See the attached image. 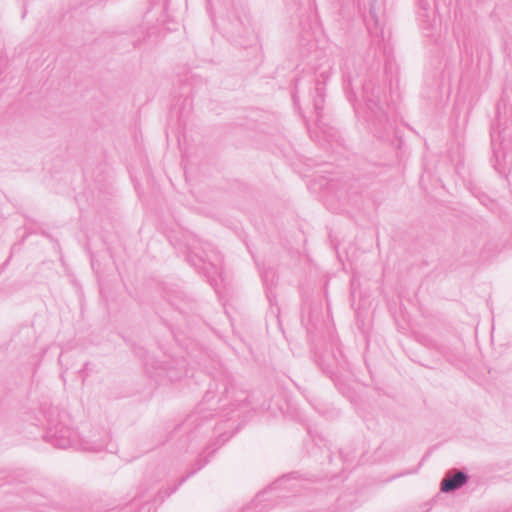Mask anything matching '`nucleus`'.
I'll return each instance as SVG.
<instances>
[{
  "label": "nucleus",
  "mask_w": 512,
  "mask_h": 512,
  "mask_svg": "<svg viewBox=\"0 0 512 512\" xmlns=\"http://www.w3.org/2000/svg\"><path fill=\"white\" fill-rule=\"evenodd\" d=\"M247 399V392L236 386L233 376L228 370H217L212 376L197 411L190 414L183 423L175 428L172 437L187 433L185 442L188 440V448H192L193 441L203 436L199 430L203 420L207 421L212 416L211 413L207 412L219 411L224 413L226 417L230 412H234L237 408L245 405Z\"/></svg>",
  "instance_id": "nucleus-1"
},
{
  "label": "nucleus",
  "mask_w": 512,
  "mask_h": 512,
  "mask_svg": "<svg viewBox=\"0 0 512 512\" xmlns=\"http://www.w3.org/2000/svg\"><path fill=\"white\" fill-rule=\"evenodd\" d=\"M230 437L231 435H228L226 432H219L217 438L207 444L199 453L193 468L186 475L182 476L173 487L160 488L155 492L156 485L166 477V471L162 466L147 469L137 489L136 495L133 498V500L139 498V505L133 512H156L157 506L163 503L165 498L175 493L190 477L204 468L209 463L210 457L221 445L228 441Z\"/></svg>",
  "instance_id": "nucleus-2"
},
{
  "label": "nucleus",
  "mask_w": 512,
  "mask_h": 512,
  "mask_svg": "<svg viewBox=\"0 0 512 512\" xmlns=\"http://www.w3.org/2000/svg\"><path fill=\"white\" fill-rule=\"evenodd\" d=\"M363 100L365 103L364 118L370 132L379 140L389 139L394 134V127L382 101L383 88L378 80H366L363 85Z\"/></svg>",
  "instance_id": "nucleus-3"
},
{
  "label": "nucleus",
  "mask_w": 512,
  "mask_h": 512,
  "mask_svg": "<svg viewBox=\"0 0 512 512\" xmlns=\"http://www.w3.org/2000/svg\"><path fill=\"white\" fill-rule=\"evenodd\" d=\"M23 499L27 505L38 512H133L139 505L138 500H132L121 506L104 507L96 503L85 508L82 505L61 504L50 499L47 494L40 493L32 488H25L22 492Z\"/></svg>",
  "instance_id": "nucleus-4"
},
{
  "label": "nucleus",
  "mask_w": 512,
  "mask_h": 512,
  "mask_svg": "<svg viewBox=\"0 0 512 512\" xmlns=\"http://www.w3.org/2000/svg\"><path fill=\"white\" fill-rule=\"evenodd\" d=\"M136 354L143 358L148 375L159 383L178 381L188 375L187 361L182 357L159 361L143 348L136 350Z\"/></svg>",
  "instance_id": "nucleus-5"
},
{
  "label": "nucleus",
  "mask_w": 512,
  "mask_h": 512,
  "mask_svg": "<svg viewBox=\"0 0 512 512\" xmlns=\"http://www.w3.org/2000/svg\"><path fill=\"white\" fill-rule=\"evenodd\" d=\"M188 262L196 269H202L213 285L212 276L219 274L222 267V256L209 242L195 239L188 245Z\"/></svg>",
  "instance_id": "nucleus-6"
},
{
  "label": "nucleus",
  "mask_w": 512,
  "mask_h": 512,
  "mask_svg": "<svg viewBox=\"0 0 512 512\" xmlns=\"http://www.w3.org/2000/svg\"><path fill=\"white\" fill-rule=\"evenodd\" d=\"M48 427L43 438L56 448L66 449L78 443V434L68 424L69 417L63 412L51 409L48 414Z\"/></svg>",
  "instance_id": "nucleus-7"
},
{
  "label": "nucleus",
  "mask_w": 512,
  "mask_h": 512,
  "mask_svg": "<svg viewBox=\"0 0 512 512\" xmlns=\"http://www.w3.org/2000/svg\"><path fill=\"white\" fill-rule=\"evenodd\" d=\"M317 362L323 372L334 381L339 392L352 401L355 397V391L339 376L342 371H346L348 368V363L341 349L337 347L335 351L325 352L318 357Z\"/></svg>",
  "instance_id": "nucleus-8"
},
{
  "label": "nucleus",
  "mask_w": 512,
  "mask_h": 512,
  "mask_svg": "<svg viewBox=\"0 0 512 512\" xmlns=\"http://www.w3.org/2000/svg\"><path fill=\"white\" fill-rule=\"evenodd\" d=\"M512 129L508 127L500 128V126L491 127L490 137L492 145L491 162L498 173L505 172V165L510 162L512 149Z\"/></svg>",
  "instance_id": "nucleus-9"
},
{
  "label": "nucleus",
  "mask_w": 512,
  "mask_h": 512,
  "mask_svg": "<svg viewBox=\"0 0 512 512\" xmlns=\"http://www.w3.org/2000/svg\"><path fill=\"white\" fill-rule=\"evenodd\" d=\"M294 475H295V473L284 475V476L278 478L275 482H273L271 485H269L266 489L259 492L255 496L253 501L251 502L252 507L255 509L259 507V510H263V509L267 508V505L262 504V503H264L266 500H268L267 498H265V496L270 492L278 491V490H296L298 485L296 483H291V480H296V477Z\"/></svg>",
  "instance_id": "nucleus-10"
},
{
  "label": "nucleus",
  "mask_w": 512,
  "mask_h": 512,
  "mask_svg": "<svg viewBox=\"0 0 512 512\" xmlns=\"http://www.w3.org/2000/svg\"><path fill=\"white\" fill-rule=\"evenodd\" d=\"M357 57L355 55H347L343 58V62L341 64V71L344 83V89L347 95L348 100L354 104L355 94L352 91V83L354 77L359 75L357 67ZM355 108V105H353Z\"/></svg>",
  "instance_id": "nucleus-11"
},
{
  "label": "nucleus",
  "mask_w": 512,
  "mask_h": 512,
  "mask_svg": "<svg viewBox=\"0 0 512 512\" xmlns=\"http://www.w3.org/2000/svg\"><path fill=\"white\" fill-rule=\"evenodd\" d=\"M470 479V476L462 470L453 469L446 473L441 480L440 490L443 493H453L464 487Z\"/></svg>",
  "instance_id": "nucleus-12"
},
{
  "label": "nucleus",
  "mask_w": 512,
  "mask_h": 512,
  "mask_svg": "<svg viewBox=\"0 0 512 512\" xmlns=\"http://www.w3.org/2000/svg\"><path fill=\"white\" fill-rule=\"evenodd\" d=\"M322 79H317L314 84V92L312 95L313 98V107L316 115L315 124L320 125L322 111L324 108L325 102V82L326 77H324V73H321Z\"/></svg>",
  "instance_id": "nucleus-13"
},
{
  "label": "nucleus",
  "mask_w": 512,
  "mask_h": 512,
  "mask_svg": "<svg viewBox=\"0 0 512 512\" xmlns=\"http://www.w3.org/2000/svg\"><path fill=\"white\" fill-rule=\"evenodd\" d=\"M164 297L181 313H186V308L192 303V299L179 289L166 291Z\"/></svg>",
  "instance_id": "nucleus-14"
},
{
  "label": "nucleus",
  "mask_w": 512,
  "mask_h": 512,
  "mask_svg": "<svg viewBox=\"0 0 512 512\" xmlns=\"http://www.w3.org/2000/svg\"><path fill=\"white\" fill-rule=\"evenodd\" d=\"M109 440V433L106 431H102L100 432L99 437H96L95 435H90L87 439H82L80 445L84 450L99 452L106 448Z\"/></svg>",
  "instance_id": "nucleus-15"
},
{
  "label": "nucleus",
  "mask_w": 512,
  "mask_h": 512,
  "mask_svg": "<svg viewBox=\"0 0 512 512\" xmlns=\"http://www.w3.org/2000/svg\"><path fill=\"white\" fill-rule=\"evenodd\" d=\"M305 309H306V307L303 308L302 324L305 325L307 332L310 334V333H313L314 330H317L319 328V326L321 325V320H320L321 309H320V307L308 306L307 307V310H308L307 316L305 315Z\"/></svg>",
  "instance_id": "nucleus-16"
},
{
  "label": "nucleus",
  "mask_w": 512,
  "mask_h": 512,
  "mask_svg": "<svg viewBox=\"0 0 512 512\" xmlns=\"http://www.w3.org/2000/svg\"><path fill=\"white\" fill-rule=\"evenodd\" d=\"M231 28L229 29V33L232 37H243L249 33V19L247 16L241 17L239 15L235 16L234 19H228Z\"/></svg>",
  "instance_id": "nucleus-17"
},
{
  "label": "nucleus",
  "mask_w": 512,
  "mask_h": 512,
  "mask_svg": "<svg viewBox=\"0 0 512 512\" xmlns=\"http://www.w3.org/2000/svg\"><path fill=\"white\" fill-rule=\"evenodd\" d=\"M354 496L344 494L340 496L336 503L329 508V512H351L353 510Z\"/></svg>",
  "instance_id": "nucleus-18"
},
{
  "label": "nucleus",
  "mask_w": 512,
  "mask_h": 512,
  "mask_svg": "<svg viewBox=\"0 0 512 512\" xmlns=\"http://www.w3.org/2000/svg\"><path fill=\"white\" fill-rule=\"evenodd\" d=\"M354 496L344 494L340 496L336 503L329 508V512H351L353 510Z\"/></svg>",
  "instance_id": "nucleus-19"
},
{
  "label": "nucleus",
  "mask_w": 512,
  "mask_h": 512,
  "mask_svg": "<svg viewBox=\"0 0 512 512\" xmlns=\"http://www.w3.org/2000/svg\"><path fill=\"white\" fill-rule=\"evenodd\" d=\"M472 194L479 199L480 203L487 207L489 210L493 211L496 207L495 202L485 193L478 191V189H471Z\"/></svg>",
  "instance_id": "nucleus-20"
},
{
  "label": "nucleus",
  "mask_w": 512,
  "mask_h": 512,
  "mask_svg": "<svg viewBox=\"0 0 512 512\" xmlns=\"http://www.w3.org/2000/svg\"><path fill=\"white\" fill-rule=\"evenodd\" d=\"M394 74L397 76V67L391 59H388L385 63V75L389 79L390 85H392Z\"/></svg>",
  "instance_id": "nucleus-21"
},
{
  "label": "nucleus",
  "mask_w": 512,
  "mask_h": 512,
  "mask_svg": "<svg viewBox=\"0 0 512 512\" xmlns=\"http://www.w3.org/2000/svg\"><path fill=\"white\" fill-rule=\"evenodd\" d=\"M90 362H86L83 366V369L80 371V374L83 378L87 377L89 375L90 370Z\"/></svg>",
  "instance_id": "nucleus-22"
},
{
  "label": "nucleus",
  "mask_w": 512,
  "mask_h": 512,
  "mask_svg": "<svg viewBox=\"0 0 512 512\" xmlns=\"http://www.w3.org/2000/svg\"><path fill=\"white\" fill-rule=\"evenodd\" d=\"M340 456H341V459L343 460L344 463L352 462V460L354 459V456H350L349 454H345L342 450L340 451Z\"/></svg>",
  "instance_id": "nucleus-23"
},
{
  "label": "nucleus",
  "mask_w": 512,
  "mask_h": 512,
  "mask_svg": "<svg viewBox=\"0 0 512 512\" xmlns=\"http://www.w3.org/2000/svg\"><path fill=\"white\" fill-rule=\"evenodd\" d=\"M418 4L421 10L426 12L429 9V2L428 0H418Z\"/></svg>",
  "instance_id": "nucleus-24"
},
{
  "label": "nucleus",
  "mask_w": 512,
  "mask_h": 512,
  "mask_svg": "<svg viewBox=\"0 0 512 512\" xmlns=\"http://www.w3.org/2000/svg\"><path fill=\"white\" fill-rule=\"evenodd\" d=\"M292 97H293L294 104H297V102H298V96H297V84H295V91H294V93H293Z\"/></svg>",
  "instance_id": "nucleus-25"
},
{
  "label": "nucleus",
  "mask_w": 512,
  "mask_h": 512,
  "mask_svg": "<svg viewBox=\"0 0 512 512\" xmlns=\"http://www.w3.org/2000/svg\"><path fill=\"white\" fill-rule=\"evenodd\" d=\"M269 275L274 277V272L272 270L266 271L265 274H264V281H267V278H268Z\"/></svg>",
  "instance_id": "nucleus-26"
},
{
  "label": "nucleus",
  "mask_w": 512,
  "mask_h": 512,
  "mask_svg": "<svg viewBox=\"0 0 512 512\" xmlns=\"http://www.w3.org/2000/svg\"><path fill=\"white\" fill-rule=\"evenodd\" d=\"M506 178L509 181V184L512 185V168H510L509 173L506 175Z\"/></svg>",
  "instance_id": "nucleus-27"
},
{
  "label": "nucleus",
  "mask_w": 512,
  "mask_h": 512,
  "mask_svg": "<svg viewBox=\"0 0 512 512\" xmlns=\"http://www.w3.org/2000/svg\"><path fill=\"white\" fill-rule=\"evenodd\" d=\"M370 15L375 20V23L377 24L378 20L376 18L375 11H374V9L372 7L370 8Z\"/></svg>",
  "instance_id": "nucleus-28"
},
{
  "label": "nucleus",
  "mask_w": 512,
  "mask_h": 512,
  "mask_svg": "<svg viewBox=\"0 0 512 512\" xmlns=\"http://www.w3.org/2000/svg\"><path fill=\"white\" fill-rule=\"evenodd\" d=\"M327 452H328L327 457L329 458V460H331V453H330V448L329 447H327Z\"/></svg>",
  "instance_id": "nucleus-29"
},
{
  "label": "nucleus",
  "mask_w": 512,
  "mask_h": 512,
  "mask_svg": "<svg viewBox=\"0 0 512 512\" xmlns=\"http://www.w3.org/2000/svg\"><path fill=\"white\" fill-rule=\"evenodd\" d=\"M316 126H317L318 128H320V129H322V132H325V129H323V127H322V121L320 122V125H317V124H316Z\"/></svg>",
  "instance_id": "nucleus-30"
},
{
  "label": "nucleus",
  "mask_w": 512,
  "mask_h": 512,
  "mask_svg": "<svg viewBox=\"0 0 512 512\" xmlns=\"http://www.w3.org/2000/svg\"><path fill=\"white\" fill-rule=\"evenodd\" d=\"M213 429H214V430H216L217 432H219V431H220V427H218V426H216V425L213 427Z\"/></svg>",
  "instance_id": "nucleus-31"
}]
</instances>
